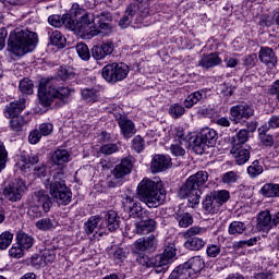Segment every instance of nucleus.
<instances>
[{
  "label": "nucleus",
  "instance_id": "nucleus-47",
  "mask_svg": "<svg viewBox=\"0 0 279 279\" xmlns=\"http://www.w3.org/2000/svg\"><path fill=\"white\" fill-rule=\"evenodd\" d=\"M234 155L236 165H245L247 160H250V150L247 148L238 149L235 153H231Z\"/></svg>",
  "mask_w": 279,
  "mask_h": 279
},
{
  "label": "nucleus",
  "instance_id": "nucleus-36",
  "mask_svg": "<svg viewBox=\"0 0 279 279\" xmlns=\"http://www.w3.org/2000/svg\"><path fill=\"white\" fill-rule=\"evenodd\" d=\"M269 128L267 125H263L258 129V138L262 143V145H265V147H274V136L271 134H268Z\"/></svg>",
  "mask_w": 279,
  "mask_h": 279
},
{
  "label": "nucleus",
  "instance_id": "nucleus-29",
  "mask_svg": "<svg viewBox=\"0 0 279 279\" xmlns=\"http://www.w3.org/2000/svg\"><path fill=\"white\" fill-rule=\"evenodd\" d=\"M101 228H108L109 232H114L119 228V216L114 210H110L105 216V225H100Z\"/></svg>",
  "mask_w": 279,
  "mask_h": 279
},
{
  "label": "nucleus",
  "instance_id": "nucleus-60",
  "mask_svg": "<svg viewBox=\"0 0 279 279\" xmlns=\"http://www.w3.org/2000/svg\"><path fill=\"white\" fill-rule=\"evenodd\" d=\"M218 254H221V246L217 244H210L207 246V256L210 258H217Z\"/></svg>",
  "mask_w": 279,
  "mask_h": 279
},
{
  "label": "nucleus",
  "instance_id": "nucleus-40",
  "mask_svg": "<svg viewBox=\"0 0 279 279\" xmlns=\"http://www.w3.org/2000/svg\"><path fill=\"white\" fill-rule=\"evenodd\" d=\"M260 194L264 195V197H279V184H264L260 189Z\"/></svg>",
  "mask_w": 279,
  "mask_h": 279
},
{
  "label": "nucleus",
  "instance_id": "nucleus-16",
  "mask_svg": "<svg viewBox=\"0 0 279 279\" xmlns=\"http://www.w3.org/2000/svg\"><path fill=\"white\" fill-rule=\"evenodd\" d=\"M118 125L123 134L124 138H132L136 134V125L125 116H120L118 119Z\"/></svg>",
  "mask_w": 279,
  "mask_h": 279
},
{
  "label": "nucleus",
  "instance_id": "nucleus-42",
  "mask_svg": "<svg viewBox=\"0 0 279 279\" xmlns=\"http://www.w3.org/2000/svg\"><path fill=\"white\" fill-rule=\"evenodd\" d=\"M175 219L179 223L180 228H189V226H193V216L189 213H177Z\"/></svg>",
  "mask_w": 279,
  "mask_h": 279
},
{
  "label": "nucleus",
  "instance_id": "nucleus-17",
  "mask_svg": "<svg viewBox=\"0 0 279 279\" xmlns=\"http://www.w3.org/2000/svg\"><path fill=\"white\" fill-rule=\"evenodd\" d=\"M179 267H182V269L186 270V272L191 276V274H199V271L206 267V264L201 256H194L183 265H179Z\"/></svg>",
  "mask_w": 279,
  "mask_h": 279
},
{
  "label": "nucleus",
  "instance_id": "nucleus-55",
  "mask_svg": "<svg viewBox=\"0 0 279 279\" xmlns=\"http://www.w3.org/2000/svg\"><path fill=\"white\" fill-rule=\"evenodd\" d=\"M239 173L234 171H229L222 175L223 184H236L239 182Z\"/></svg>",
  "mask_w": 279,
  "mask_h": 279
},
{
  "label": "nucleus",
  "instance_id": "nucleus-51",
  "mask_svg": "<svg viewBox=\"0 0 279 279\" xmlns=\"http://www.w3.org/2000/svg\"><path fill=\"white\" fill-rule=\"evenodd\" d=\"M76 53L78 54L81 60H90V50L88 46L84 43H80L76 45Z\"/></svg>",
  "mask_w": 279,
  "mask_h": 279
},
{
  "label": "nucleus",
  "instance_id": "nucleus-26",
  "mask_svg": "<svg viewBox=\"0 0 279 279\" xmlns=\"http://www.w3.org/2000/svg\"><path fill=\"white\" fill-rule=\"evenodd\" d=\"M141 12H143V7L141 4L131 3L126 7L125 14L131 21H134L135 23H142L143 19H147V16L141 15Z\"/></svg>",
  "mask_w": 279,
  "mask_h": 279
},
{
  "label": "nucleus",
  "instance_id": "nucleus-58",
  "mask_svg": "<svg viewBox=\"0 0 279 279\" xmlns=\"http://www.w3.org/2000/svg\"><path fill=\"white\" fill-rule=\"evenodd\" d=\"M132 148L135 151H137V154H141V151H143V149H145V140H143V137L141 135H136L133 138Z\"/></svg>",
  "mask_w": 279,
  "mask_h": 279
},
{
  "label": "nucleus",
  "instance_id": "nucleus-24",
  "mask_svg": "<svg viewBox=\"0 0 279 279\" xmlns=\"http://www.w3.org/2000/svg\"><path fill=\"white\" fill-rule=\"evenodd\" d=\"M124 208L129 211L130 217L143 219V207L141 206V203L134 202V198L128 196L124 201Z\"/></svg>",
  "mask_w": 279,
  "mask_h": 279
},
{
  "label": "nucleus",
  "instance_id": "nucleus-23",
  "mask_svg": "<svg viewBox=\"0 0 279 279\" xmlns=\"http://www.w3.org/2000/svg\"><path fill=\"white\" fill-rule=\"evenodd\" d=\"M258 58L263 64H266V66H276L278 63L276 52H274V49L269 47H262L258 53Z\"/></svg>",
  "mask_w": 279,
  "mask_h": 279
},
{
  "label": "nucleus",
  "instance_id": "nucleus-27",
  "mask_svg": "<svg viewBox=\"0 0 279 279\" xmlns=\"http://www.w3.org/2000/svg\"><path fill=\"white\" fill-rule=\"evenodd\" d=\"M206 89H199L190 94L184 100V108H193L199 101H206Z\"/></svg>",
  "mask_w": 279,
  "mask_h": 279
},
{
  "label": "nucleus",
  "instance_id": "nucleus-30",
  "mask_svg": "<svg viewBox=\"0 0 279 279\" xmlns=\"http://www.w3.org/2000/svg\"><path fill=\"white\" fill-rule=\"evenodd\" d=\"M135 228L137 234H149L150 232H154V230H156V220H141L135 225Z\"/></svg>",
  "mask_w": 279,
  "mask_h": 279
},
{
  "label": "nucleus",
  "instance_id": "nucleus-28",
  "mask_svg": "<svg viewBox=\"0 0 279 279\" xmlns=\"http://www.w3.org/2000/svg\"><path fill=\"white\" fill-rule=\"evenodd\" d=\"M250 141V132L242 129L238 132L236 136L233 137V146L231 148V154H236L241 149V145H245Z\"/></svg>",
  "mask_w": 279,
  "mask_h": 279
},
{
  "label": "nucleus",
  "instance_id": "nucleus-61",
  "mask_svg": "<svg viewBox=\"0 0 279 279\" xmlns=\"http://www.w3.org/2000/svg\"><path fill=\"white\" fill-rule=\"evenodd\" d=\"M40 138H43L40 131L34 130L28 135V143H31V145H36L37 143H40Z\"/></svg>",
  "mask_w": 279,
  "mask_h": 279
},
{
  "label": "nucleus",
  "instance_id": "nucleus-56",
  "mask_svg": "<svg viewBox=\"0 0 279 279\" xmlns=\"http://www.w3.org/2000/svg\"><path fill=\"white\" fill-rule=\"evenodd\" d=\"M57 75L62 82H66V80H73V77H75V73L63 66L58 70Z\"/></svg>",
  "mask_w": 279,
  "mask_h": 279
},
{
  "label": "nucleus",
  "instance_id": "nucleus-43",
  "mask_svg": "<svg viewBox=\"0 0 279 279\" xmlns=\"http://www.w3.org/2000/svg\"><path fill=\"white\" fill-rule=\"evenodd\" d=\"M50 43L54 45V47H59L60 49H64V45H66V38L60 31H54L50 34Z\"/></svg>",
  "mask_w": 279,
  "mask_h": 279
},
{
  "label": "nucleus",
  "instance_id": "nucleus-33",
  "mask_svg": "<svg viewBox=\"0 0 279 279\" xmlns=\"http://www.w3.org/2000/svg\"><path fill=\"white\" fill-rule=\"evenodd\" d=\"M49 186L52 191H56L60 186L63 191H66V183H64V171L60 170L53 173L52 179L48 180Z\"/></svg>",
  "mask_w": 279,
  "mask_h": 279
},
{
  "label": "nucleus",
  "instance_id": "nucleus-34",
  "mask_svg": "<svg viewBox=\"0 0 279 279\" xmlns=\"http://www.w3.org/2000/svg\"><path fill=\"white\" fill-rule=\"evenodd\" d=\"M81 97L87 104H96V101H99V90L93 87L83 88L81 90Z\"/></svg>",
  "mask_w": 279,
  "mask_h": 279
},
{
  "label": "nucleus",
  "instance_id": "nucleus-21",
  "mask_svg": "<svg viewBox=\"0 0 279 279\" xmlns=\"http://www.w3.org/2000/svg\"><path fill=\"white\" fill-rule=\"evenodd\" d=\"M274 218L269 210H264L257 216V230L262 232H269L274 228Z\"/></svg>",
  "mask_w": 279,
  "mask_h": 279
},
{
  "label": "nucleus",
  "instance_id": "nucleus-52",
  "mask_svg": "<svg viewBox=\"0 0 279 279\" xmlns=\"http://www.w3.org/2000/svg\"><path fill=\"white\" fill-rule=\"evenodd\" d=\"M175 138L177 141L180 143V145H182L183 147H191V143H193V138L194 137H191L190 141H189V136H186L184 134V130L182 129H179L175 133Z\"/></svg>",
  "mask_w": 279,
  "mask_h": 279
},
{
  "label": "nucleus",
  "instance_id": "nucleus-11",
  "mask_svg": "<svg viewBox=\"0 0 279 279\" xmlns=\"http://www.w3.org/2000/svg\"><path fill=\"white\" fill-rule=\"evenodd\" d=\"M112 15L110 13H100L94 15V25L99 29L100 34L112 33Z\"/></svg>",
  "mask_w": 279,
  "mask_h": 279
},
{
  "label": "nucleus",
  "instance_id": "nucleus-4",
  "mask_svg": "<svg viewBox=\"0 0 279 279\" xmlns=\"http://www.w3.org/2000/svg\"><path fill=\"white\" fill-rule=\"evenodd\" d=\"M208 182V173L206 171H198L191 175L179 190V197L190 202L191 206L199 204L202 197V187Z\"/></svg>",
  "mask_w": 279,
  "mask_h": 279
},
{
  "label": "nucleus",
  "instance_id": "nucleus-44",
  "mask_svg": "<svg viewBox=\"0 0 279 279\" xmlns=\"http://www.w3.org/2000/svg\"><path fill=\"white\" fill-rule=\"evenodd\" d=\"M10 120V129L13 132H21L23 130V126L25 125V123H27V121L25 120V118L23 116H13Z\"/></svg>",
  "mask_w": 279,
  "mask_h": 279
},
{
  "label": "nucleus",
  "instance_id": "nucleus-19",
  "mask_svg": "<svg viewBox=\"0 0 279 279\" xmlns=\"http://www.w3.org/2000/svg\"><path fill=\"white\" fill-rule=\"evenodd\" d=\"M50 189V195L56 199L57 204H63L64 206L71 204L72 193L71 190L66 186V190L57 186L54 190Z\"/></svg>",
  "mask_w": 279,
  "mask_h": 279
},
{
  "label": "nucleus",
  "instance_id": "nucleus-32",
  "mask_svg": "<svg viewBox=\"0 0 279 279\" xmlns=\"http://www.w3.org/2000/svg\"><path fill=\"white\" fill-rule=\"evenodd\" d=\"M48 23H50V25H52V27H62L63 25H65V27H68L70 29L71 27V15L65 14L63 16L60 15H50L48 17Z\"/></svg>",
  "mask_w": 279,
  "mask_h": 279
},
{
  "label": "nucleus",
  "instance_id": "nucleus-6",
  "mask_svg": "<svg viewBox=\"0 0 279 279\" xmlns=\"http://www.w3.org/2000/svg\"><path fill=\"white\" fill-rule=\"evenodd\" d=\"M34 202L35 204L31 205L27 210V215L31 219H40V217H45V215L51 210V206H53L51 197H49V194L43 190L34 193Z\"/></svg>",
  "mask_w": 279,
  "mask_h": 279
},
{
  "label": "nucleus",
  "instance_id": "nucleus-57",
  "mask_svg": "<svg viewBox=\"0 0 279 279\" xmlns=\"http://www.w3.org/2000/svg\"><path fill=\"white\" fill-rule=\"evenodd\" d=\"M119 151V146L117 144H105L100 147V154L105 156H112Z\"/></svg>",
  "mask_w": 279,
  "mask_h": 279
},
{
  "label": "nucleus",
  "instance_id": "nucleus-41",
  "mask_svg": "<svg viewBox=\"0 0 279 279\" xmlns=\"http://www.w3.org/2000/svg\"><path fill=\"white\" fill-rule=\"evenodd\" d=\"M218 208H221L230 199V192L227 190L214 191L210 193Z\"/></svg>",
  "mask_w": 279,
  "mask_h": 279
},
{
  "label": "nucleus",
  "instance_id": "nucleus-54",
  "mask_svg": "<svg viewBox=\"0 0 279 279\" xmlns=\"http://www.w3.org/2000/svg\"><path fill=\"white\" fill-rule=\"evenodd\" d=\"M247 173L252 178H256V175H260L263 173V166L258 160L253 161V163L247 168Z\"/></svg>",
  "mask_w": 279,
  "mask_h": 279
},
{
  "label": "nucleus",
  "instance_id": "nucleus-9",
  "mask_svg": "<svg viewBox=\"0 0 279 279\" xmlns=\"http://www.w3.org/2000/svg\"><path fill=\"white\" fill-rule=\"evenodd\" d=\"M25 191H27L25 182L21 179H15L4 189L3 194L9 202H19L21 201V197H23Z\"/></svg>",
  "mask_w": 279,
  "mask_h": 279
},
{
  "label": "nucleus",
  "instance_id": "nucleus-59",
  "mask_svg": "<svg viewBox=\"0 0 279 279\" xmlns=\"http://www.w3.org/2000/svg\"><path fill=\"white\" fill-rule=\"evenodd\" d=\"M41 259L44 260V265H49L56 260V251L53 250H45L41 254Z\"/></svg>",
  "mask_w": 279,
  "mask_h": 279
},
{
  "label": "nucleus",
  "instance_id": "nucleus-25",
  "mask_svg": "<svg viewBox=\"0 0 279 279\" xmlns=\"http://www.w3.org/2000/svg\"><path fill=\"white\" fill-rule=\"evenodd\" d=\"M22 110H25V98H21L20 100H14L9 105H7L4 117L7 119H10L12 117H19Z\"/></svg>",
  "mask_w": 279,
  "mask_h": 279
},
{
  "label": "nucleus",
  "instance_id": "nucleus-35",
  "mask_svg": "<svg viewBox=\"0 0 279 279\" xmlns=\"http://www.w3.org/2000/svg\"><path fill=\"white\" fill-rule=\"evenodd\" d=\"M16 241L22 250H31L34 246V238L23 231L17 232Z\"/></svg>",
  "mask_w": 279,
  "mask_h": 279
},
{
  "label": "nucleus",
  "instance_id": "nucleus-49",
  "mask_svg": "<svg viewBox=\"0 0 279 279\" xmlns=\"http://www.w3.org/2000/svg\"><path fill=\"white\" fill-rule=\"evenodd\" d=\"M185 112L186 109H184V106L181 104H172L169 108V114L172 119H180V117H183Z\"/></svg>",
  "mask_w": 279,
  "mask_h": 279
},
{
  "label": "nucleus",
  "instance_id": "nucleus-45",
  "mask_svg": "<svg viewBox=\"0 0 279 279\" xmlns=\"http://www.w3.org/2000/svg\"><path fill=\"white\" fill-rule=\"evenodd\" d=\"M246 229H247V227L245 226V222L232 221L229 225L228 232H229V234H231L233 236H239V234H243V231Z\"/></svg>",
  "mask_w": 279,
  "mask_h": 279
},
{
  "label": "nucleus",
  "instance_id": "nucleus-1",
  "mask_svg": "<svg viewBox=\"0 0 279 279\" xmlns=\"http://www.w3.org/2000/svg\"><path fill=\"white\" fill-rule=\"evenodd\" d=\"M38 45V34L25 28H15L10 33L8 40V49L17 58L34 51Z\"/></svg>",
  "mask_w": 279,
  "mask_h": 279
},
{
  "label": "nucleus",
  "instance_id": "nucleus-39",
  "mask_svg": "<svg viewBox=\"0 0 279 279\" xmlns=\"http://www.w3.org/2000/svg\"><path fill=\"white\" fill-rule=\"evenodd\" d=\"M204 245H206V241L202 238H191L184 243V247L191 250V252H199V250H203Z\"/></svg>",
  "mask_w": 279,
  "mask_h": 279
},
{
  "label": "nucleus",
  "instance_id": "nucleus-8",
  "mask_svg": "<svg viewBox=\"0 0 279 279\" xmlns=\"http://www.w3.org/2000/svg\"><path fill=\"white\" fill-rule=\"evenodd\" d=\"M130 73V68L124 63H109L102 68L101 75L109 84H117V82H123Z\"/></svg>",
  "mask_w": 279,
  "mask_h": 279
},
{
  "label": "nucleus",
  "instance_id": "nucleus-64",
  "mask_svg": "<svg viewBox=\"0 0 279 279\" xmlns=\"http://www.w3.org/2000/svg\"><path fill=\"white\" fill-rule=\"evenodd\" d=\"M185 146H182L180 143L179 144H173L171 145L170 149L173 156H184L186 154V150H184Z\"/></svg>",
  "mask_w": 279,
  "mask_h": 279
},
{
  "label": "nucleus",
  "instance_id": "nucleus-50",
  "mask_svg": "<svg viewBox=\"0 0 279 279\" xmlns=\"http://www.w3.org/2000/svg\"><path fill=\"white\" fill-rule=\"evenodd\" d=\"M19 88L24 95H32L34 93V82L29 78H24L20 82Z\"/></svg>",
  "mask_w": 279,
  "mask_h": 279
},
{
  "label": "nucleus",
  "instance_id": "nucleus-5",
  "mask_svg": "<svg viewBox=\"0 0 279 279\" xmlns=\"http://www.w3.org/2000/svg\"><path fill=\"white\" fill-rule=\"evenodd\" d=\"M71 16L70 29L81 34L87 38H94V36H99L101 31L95 26V14L86 12L84 9H77Z\"/></svg>",
  "mask_w": 279,
  "mask_h": 279
},
{
  "label": "nucleus",
  "instance_id": "nucleus-13",
  "mask_svg": "<svg viewBox=\"0 0 279 279\" xmlns=\"http://www.w3.org/2000/svg\"><path fill=\"white\" fill-rule=\"evenodd\" d=\"M156 245H158V240L156 235L150 234L148 236L140 238L134 243L135 252H155Z\"/></svg>",
  "mask_w": 279,
  "mask_h": 279
},
{
  "label": "nucleus",
  "instance_id": "nucleus-48",
  "mask_svg": "<svg viewBox=\"0 0 279 279\" xmlns=\"http://www.w3.org/2000/svg\"><path fill=\"white\" fill-rule=\"evenodd\" d=\"M12 239H14V234L10 231L2 232L0 234V250H8L12 245Z\"/></svg>",
  "mask_w": 279,
  "mask_h": 279
},
{
  "label": "nucleus",
  "instance_id": "nucleus-22",
  "mask_svg": "<svg viewBox=\"0 0 279 279\" xmlns=\"http://www.w3.org/2000/svg\"><path fill=\"white\" fill-rule=\"evenodd\" d=\"M222 60L219 58V54L217 52H211L208 54H203L201 60L198 61V66H202V69H215V66H219L221 64Z\"/></svg>",
  "mask_w": 279,
  "mask_h": 279
},
{
  "label": "nucleus",
  "instance_id": "nucleus-37",
  "mask_svg": "<svg viewBox=\"0 0 279 279\" xmlns=\"http://www.w3.org/2000/svg\"><path fill=\"white\" fill-rule=\"evenodd\" d=\"M101 217L99 216H92L84 225L86 234H93V232H97L101 226Z\"/></svg>",
  "mask_w": 279,
  "mask_h": 279
},
{
  "label": "nucleus",
  "instance_id": "nucleus-3",
  "mask_svg": "<svg viewBox=\"0 0 279 279\" xmlns=\"http://www.w3.org/2000/svg\"><path fill=\"white\" fill-rule=\"evenodd\" d=\"M137 197L148 208H158L163 204L167 193L162 190V182L143 179L137 185Z\"/></svg>",
  "mask_w": 279,
  "mask_h": 279
},
{
  "label": "nucleus",
  "instance_id": "nucleus-62",
  "mask_svg": "<svg viewBox=\"0 0 279 279\" xmlns=\"http://www.w3.org/2000/svg\"><path fill=\"white\" fill-rule=\"evenodd\" d=\"M9 256H11V258H23L24 253L21 245L11 247L9 250Z\"/></svg>",
  "mask_w": 279,
  "mask_h": 279
},
{
  "label": "nucleus",
  "instance_id": "nucleus-18",
  "mask_svg": "<svg viewBox=\"0 0 279 279\" xmlns=\"http://www.w3.org/2000/svg\"><path fill=\"white\" fill-rule=\"evenodd\" d=\"M137 263L143 265V267L154 268L156 274H165V268L160 264V257L156 255L155 257H149L147 255H140L137 257Z\"/></svg>",
  "mask_w": 279,
  "mask_h": 279
},
{
  "label": "nucleus",
  "instance_id": "nucleus-63",
  "mask_svg": "<svg viewBox=\"0 0 279 279\" xmlns=\"http://www.w3.org/2000/svg\"><path fill=\"white\" fill-rule=\"evenodd\" d=\"M53 132V124L51 123H43L39 126V133L41 136H49Z\"/></svg>",
  "mask_w": 279,
  "mask_h": 279
},
{
  "label": "nucleus",
  "instance_id": "nucleus-53",
  "mask_svg": "<svg viewBox=\"0 0 279 279\" xmlns=\"http://www.w3.org/2000/svg\"><path fill=\"white\" fill-rule=\"evenodd\" d=\"M204 232H206V230L202 227H192L183 233V236L189 241V239H196L197 234H204Z\"/></svg>",
  "mask_w": 279,
  "mask_h": 279
},
{
  "label": "nucleus",
  "instance_id": "nucleus-7",
  "mask_svg": "<svg viewBox=\"0 0 279 279\" xmlns=\"http://www.w3.org/2000/svg\"><path fill=\"white\" fill-rule=\"evenodd\" d=\"M219 135L217 131L210 128H204L201 130L199 134L192 140L193 150L196 154H204L207 147H215Z\"/></svg>",
  "mask_w": 279,
  "mask_h": 279
},
{
  "label": "nucleus",
  "instance_id": "nucleus-20",
  "mask_svg": "<svg viewBox=\"0 0 279 279\" xmlns=\"http://www.w3.org/2000/svg\"><path fill=\"white\" fill-rule=\"evenodd\" d=\"M175 256V244L170 243L165 247L162 254L157 255V258H160L159 264L161 265V269H163V274L169 269V264L173 260Z\"/></svg>",
  "mask_w": 279,
  "mask_h": 279
},
{
  "label": "nucleus",
  "instance_id": "nucleus-46",
  "mask_svg": "<svg viewBox=\"0 0 279 279\" xmlns=\"http://www.w3.org/2000/svg\"><path fill=\"white\" fill-rule=\"evenodd\" d=\"M56 220L51 218H43L39 219L35 226L37 230H41L43 232H47L48 230H52V228H56Z\"/></svg>",
  "mask_w": 279,
  "mask_h": 279
},
{
  "label": "nucleus",
  "instance_id": "nucleus-31",
  "mask_svg": "<svg viewBox=\"0 0 279 279\" xmlns=\"http://www.w3.org/2000/svg\"><path fill=\"white\" fill-rule=\"evenodd\" d=\"M53 165H66L71 160V154L66 149H57L51 155Z\"/></svg>",
  "mask_w": 279,
  "mask_h": 279
},
{
  "label": "nucleus",
  "instance_id": "nucleus-38",
  "mask_svg": "<svg viewBox=\"0 0 279 279\" xmlns=\"http://www.w3.org/2000/svg\"><path fill=\"white\" fill-rule=\"evenodd\" d=\"M203 208L205 213H208L210 215H215L219 213V204L215 203V198L213 197V194H208L204 202H203Z\"/></svg>",
  "mask_w": 279,
  "mask_h": 279
},
{
  "label": "nucleus",
  "instance_id": "nucleus-12",
  "mask_svg": "<svg viewBox=\"0 0 279 279\" xmlns=\"http://www.w3.org/2000/svg\"><path fill=\"white\" fill-rule=\"evenodd\" d=\"M134 163L132 162V157L123 158L120 163L116 165L112 170V175L116 180H123L125 175H130L132 173V169Z\"/></svg>",
  "mask_w": 279,
  "mask_h": 279
},
{
  "label": "nucleus",
  "instance_id": "nucleus-2",
  "mask_svg": "<svg viewBox=\"0 0 279 279\" xmlns=\"http://www.w3.org/2000/svg\"><path fill=\"white\" fill-rule=\"evenodd\" d=\"M73 89L69 87H58V77L44 78L38 89L39 104L44 108L51 106L53 99H59L62 104H69V97H71Z\"/></svg>",
  "mask_w": 279,
  "mask_h": 279
},
{
  "label": "nucleus",
  "instance_id": "nucleus-14",
  "mask_svg": "<svg viewBox=\"0 0 279 279\" xmlns=\"http://www.w3.org/2000/svg\"><path fill=\"white\" fill-rule=\"evenodd\" d=\"M171 167V157L165 155H155L151 163V173H160L161 171H167Z\"/></svg>",
  "mask_w": 279,
  "mask_h": 279
},
{
  "label": "nucleus",
  "instance_id": "nucleus-15",
  "mask_svg": "<svg viewBox=\"0 0 279 279\" xmlns=\"http://www.w3.org/2000/svg\"><path fill=\"white\" fill-rule=\"evenodd\" d=\"M112 51H114V44L112 41L102 43L100 46H94L92 48V57L94 60H104Z\"/></svg>",
  "mask_w": 279,
  "mask_h": 279
},
{
  "label": "nucleus",
  "instance_id": "nucleus-10",
  "mask_svg": "<svg viewBox=\"0 0 279 279\" xmlns=\"http://www.w3.org/2000/svg\"><path fill=\"white\" fill-rule=\"evenodd\" d=\"M230 114L233 123L238 124L250 119V117H254V108L247 104H240L231 107Z\"/></svg>",
  "mask_w": 279,
  "mask_h": 279
}]
</instances>
